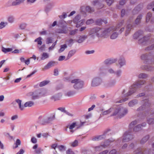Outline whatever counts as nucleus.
Wrapping results in <instances>:
<instances>
[{
	"mask_svg": "<svg viewBox=\"0 0 154 154\" xmlns=\"http://www.w3.org/2000/svg\"><path fill=\"white\" fill-rule=\"evenodd\" d=\"M132 25L131 24H128L127 26V30L125 34V35H127L130 32V31L132 28Z\"/></svg>",
	"mask_w": 154,
	"mask_h": 154,
	"instance_id": "nucleus-30",
	"label": "nucleus"
},
{
	"mask_svg": "<svg viewBox=\"0 0 154 154\" xmlns=\"http://www.w3.org/2000/svg\"><path fill=\"white\" fill-rule=\"evenodd\" d=\"M15 18L12 15L9 16L7 18V20L8 23H12L15 21Z\"/></svg>",
	"mask_w": 154,
	"mask_h": 154,
	"instance_id": "nucleus-19",
	"label": "nucleus"
},
{
	"mask_svg": "<svg viewBox=\"0 0 154 154\" xmlns=\"http://www.w3.org/2000/svg\"><path fill=\"white\" fill-rule=\"evenodd\" d=\"M58 149L61 152H63L65 150V147L63 145H60L58 146Z\"/></svg>",
	"mask_w": 154,
	"mask_h": 154,
	"instance_id": "nucleus-38",
	"label": "nucleus"
},
{
	"mask_svg": "<svg viewBox=\"0 0 154 154\" xmlns=\"http://www.w3.org/2000/svg\"><path fill=\"white\" fill-rule=\"evenodd\" d=\"M103 1L99 2L98 1H95L93 2V4L94 5H97V8H101L104 7Z\"/></svg>",
	"mask_w": 154,
	"mask_h": 154,
	"instance_id": "nucleus-12",
	"label": "nucleus"
},
{
	"mask_svg": "<svg viewBox=\"0 0 154 154\" xmlns=\"http://www.w3.org/2000/svg\"><path fill=\"white\" fill-rule=\"evenodd\" d=\"M38 123L41 125H45L48 124L46 116H40L38 119Z\"/></svg>",
	"mask_w": 154,
	"mask_h": 154,
	"instance_id": "nucleus-10",
	"label": "nucleus"
},
{
	"mask_svg": "<svg viewBox=\"0 0 154 154\" xmlns=\"http://www.w3.org/2000/svg\"><path fill=\"white\" fill-rule=\"evenodd\" d=\"M103 22V21L101 19H98L96 21V23L97 25H100Z\"/></svg>",
	"mask_w": 154,
	"mask_h": 154,
	"instance_id": "nucleus-51",
	"label": "nucleus"
},
{
	"mask_svg": "<svg viewBox=\"0 0 154 154\" xmlns=\"http://www.w3.org/2000/svg\"><path fill=\"white\" fill-rule=\"evenodd\" d=\"M71 83H74V88L79 89L82 88L83 85V82L79 79H75L71 81Z\"/></svg>",
	"mask_w": 154,
	"mask_h": 154,
	"instance_id": "nucleus-4",
	"label": "nucleus"
},
{
	"mask_svg": "<svg viewBox=\"0 0 154 154\" xmlns=\"http://www.w3.org/2000/svg\"><path fill=\"white\" fill-rule=\"evenodd\" d=\"M75 53V50H72L70 51L68 54L67 58L66 60H67L69 59L70 57L73 56Z\"/></svg>",
	"mask_w": 154,
	"mask_h": 154,
	"instance_id": "nucleus-26",
	"label": "nucleus"
},
{
	"mask_svg": "<svg viewBox=\"0 0 154 154\" xmlns=\"http://www.w3.org/2000/svg\"><path fill=\"white\" fill-rule=\"evenodd\" d=\"M87 35H84L80 36L79 39L77 40V42L79 43H81L83 42L84 40L87 38Z\"/></svg>",
	"mask_w": 154,
	"mask_h": 154,
	"instance_id": "nucleus-25",
	"label": "nucleus"
},
{
	"mask_svg": "<svg viewBox=\"0 0 154 154\" xmlns=\"http://www.w3.org/2000/svg\"><path fill=\"white\" fill-rule=\"evenodd\" d=\"M77 126L76 122H73L70 125H69L66 126L67 128H69L70 130V131L72 133L73 132V131L72 129Z\"/></svg>",
	"mask_w": 154,
	"mask_h": 154,
	"instance_id": "nucleus-20",
	"label": "nucleus"
},
{
	"mask_svg": "<svg viewBox=\"0 0 154 154\" xmlns=\"http://www.w3.org/2000/svg\"><path fill=\"white\" fill-rule=\"evenodd\" d=\"M77 31V29H75L74 30H72L70 33V34L71 35H74L76 33Z\"/></svg>",
	"mask_w": 154,
	"mask_h": 154,
	"instance_id": "nucleus-55",
	"label": "nucleus"
},
{
	"mask_svg": "<svg viewBox=\"0 0 154 154\" xmlns=\"http://www.w3.org/2000/svg\"><path fill=\"white\" fill-rule=\"evenodd\" d=\"M57 22L56 21H54L52 24L49 25V27L50 28H51L52 27H54L57 24Z\"/></svg>",
	"mask_w": 154,
	"mask_h": 154,
	"instance_id": "nucleus-59",
	"label": "nucleus"
},
{
	"mask_svg": "<svg viewBox=\"0 0 154 154\" xmlns=\"http://www.w3.org/2000/svg\"><path fill=\"white\" fill-rule=\"evenodd\" d=\"M101 30V29L98 27L93 28L91 30L90 32H89V34L90 35H91L95 33H97V35H99V34L97 33L99 31H100Z\"/></svg>",
	"mask_w": 154,
	"mask_h": 154,
	"instance_id": "nucleus-18",
	"label": "nucleus"
},
{
	"mask_svg": "<svg viewBox=\"0 0 154 154\" xmlns=\"http://www.w3.org/2000/svg\"><path fill=\"white\" fill-rule=\"evenodd\" d=\"M154 122V119H150L148 120L147 122L149 124H151L153 123Z\"/></svg>",
	"mask_w": 154,
	"mask_h": 154,
	"instance_id": "nucleus-60",
	"label": "nucleus"
},
{
	"mask_svg": "<svg viewBox=\"0 0 154 154\" xmlns=\"http://www.w3.org/2000/svg\"><path fill=\"white\" fill-rule=\"evenodd\" d=\"M143 33V32L142 31H139L134 34L133 37L134 39H137L139 37L140 35H142Z\"/></svg>",
	"mask_w": 154,
	"mask_h": 154,
	"instance_id": "nucleus-24",
	"label": "nucleus"
},
{
	"mask_svg": "<svg viewBox=\"0 0 154 154\" xmlns=\"http://www.w3.org/2000/svg\"><path fill=\"white\" fill-rule=\"evenodd\" d=\"M142 18V15H139L137 17L135 20V22L136 24L139 23L140 21V20Z\"/></svg>",
	"mask_w": 154,
	"mask_h": 154,
	"instance_id": "nucleus-39",
	"label": "nucleus"
},
{
	"mask_svg": "<svg viewBox=\"0 0 154 154\" xmlns=\"http://www.w3.org/2000/svg\"><path fill=\"white\" fill-rule=\"evenodd\" d=\"M27 26V24L26 23H22L20 26V28L22 29H24Z\"/></svg>",
	"mask_w": 154,
	"mask_h": 154,
	"instance_id": "nucleus-46",
	"label": "nucleus"
},
{
	"mask_svg": "<svg viewBox=\"0 0 154 154\" xmlns=\"http://www.w3.org/2000/svg\"><path fill=\"white\" fill-rule=\"evenodd\" d=\"M12 50V48H6L4 47H2V51L5 53L11 51Z\"/></svg>",
	"mask_w": 154,
	"mask_h": 154,
	"instance_id": "nucleus-28",
	"label": "nucleus"
},
{
	"mask_svg": "<svg viewBox=\"0 0 154 154\" xmlns=\"http://www.w3.org/2000/svg\"><path fill=\"white\" fill-rule=\"evenodd\" d=\"M138 77H139V78H142V79L145 78H146V77L147 75L146 74H143V73H141V74H140L139 75Z\"/></svg>",
	"mask_w": 154,
	"mask_h": 154,
	"instance_id": "nucleus-53",
	"label": "nucleus"
},
{
	"mask_svg": "<svg viewBox=\"0 0 154 154\" xmlns=\"http://www.w3.org/2000/svg\"><path fill=\"white\" fill-rule=\"evenodd\" d=\"M116 151L115 149L112 150L109 152V154H116Z\"/></svg>",
	"mask_w": 154,
	"mask_h": 154,
	"instance_id": "nucleus-64",
	"label": "nucleus"
},
{
	"mask_svg": "<svg viewBox=\"0 0 154 154\" xmlns=\"http://www.w3.org/2000/svg\"><path fill=\"white\" fill-rule=\"evenodd\" d=\"M78 142L77 140H75L73 142L70 143L71 146L73 147H75L78 145Z\"/></svg>",
	"mask_w": 154,
	"mask_h": 154,
	"instance_id": "nucleus-43",
	"label": "nucleus"
},
{
	"mask_svg": "<svg viewBox=\"0 0 154 154\" xmlns=\"http://www.w3.org/2000/svg\"><path fill=\"white\" fill-rule=\"evenodd\" d=\"M48 124L50 123L55 119V116L54 114H51L49 116H46Z\"/></svg>",
	"mask_w": 154,
	"mask_h": 154,
	"instance_id": "nucleus-16",
	"label": "nucleus"
},
{
	"mask_svg": "<svg viewBox=\"0 0 154 154\" xmlns=\"http://www.w3.org/2000/svg\"><path fill=\"white\" fill-rule=\"evenodd\" d=\"M107 133V132H105L103 135L93 137L92 138V140L94 141H97L101 140L105 138V135Z\"/></svg>",
	"mask_w": 154,
	"mask_h": 154,
	"instance_id": "nucleus-11",
	"label": "nucleus"
},
{
	"mask_svg": "<svg viewBox=\"0 0 154 154\" xmlns=\"http://www.w3.org/2000/svg\"><path fill=\"white\" fill-rule=\"evenodd\" d=\"M105 2H106L107 5L109 6H110L113 2L114 0H105Z\"/></svg>",
	"mask_w": 154,
	"mask_h": 154,
	"instance_id": "nucleus-49",
	"label": "nucleus"
},
{
	"mask_svg": "<svg viewBox=\"0 0 154 154\" xmlns=\"http://www.w3.org/2000/svg\"><path fill=\"white\" fill-rule=\"evenodd\" d=\"M25 0H15L13 1L11 3V5L16 6L19 5L23 3Z\"/></svg>",
	"mask_w": 154,
	"mask_h": 154,
	"instance_id": "nucleus-13",
	"label": "nucleus"
},
{
	"mask_svg": "<svg viewBox=\"0 0 154 154\" xmlns=\"http://www.w3.org/2000/svg\"><path fill=\"white\" fill-rule=\"evenodd\" d=\"M34 104V102L32 101L27 102L25 103L24 105V107H31Z\"/></svg>",
	"mask_w": 154,
	"mask_h": 154,
	"instance_id": "nucleus-23",
	"label": "nucleus"
},
{
	"mask_svg": "<svg viewBox=\"0 0 154 154\" xmlns=\"http://www.w3.org/2000/svg\"><path fill=\"white\" fill-rule=\"evenodd\" d=\"M49 57V54L47 53H43L42 54V57H41V60H44Z\"/></svg>",
	"mask_w": 154,
	"mask_h": 154,
	"instance_id": "nucleus-27",
	"label": "nucleus"
},
{
	"mask_svg": "<svg viewBox=\"0 0 154 154\" xmlns=\"http://www.w3.org/2000/svg\"><path fill=\"white\" fill-rule=\"evenodd\" d=\"M154 6V2H152L151 4L148 5L147 6V9H150L152 8V7H153Z\"/></svg>",
	"mask_w": 154,
	"mask_h": 154,
	"instance_id": "nucleus-58",
	"label": "nucleus"
},
{
	"mask_svg": "<svg viewBox=\"0 0 154 154\" xmlns=\"http://www.w3.org/2000/svg\"><path fill=\"white\" fill-rule=\"evenodd\" d=\"M42 38L41 37H39L35 39L34 40L35 42H37L38 44L37 47L39 50L41 51L45 50V45L44 44L41 46L42 44Z\"/></svg>",
	"mask_w": 154,
	"mask_h": 154,
	"instance_id": "nucleus-5",
	"label": "nucleus"
},
{
	"mask_svg": "<svg viewBox=\"0 0 154 154\" xmlns=\"http://www.w3.org/2000/svg\"><path fill=\"white\" fill-rule=\"evenodd\" d=\"M146 123L145 122L143 123L142 124L140 125H138L137 126L135 127L133 129L134 131L135 132L138 131L141 129V126L142 127L145 126L146 125Z\"/></svg>",
	"mask_w": 154,
	"mask_h": 154,
	"instance_id": "nucleus-17",
	"label": "nucleus"
},
{
	"mask_svg": "<svg viewBox=\"0 0 154 154\" xmlns=\"http://www.w3.org/2000/svg\"><path fill=\"white\" fill-rule=\"evenodd\" d=\"M85 9L86 11L88 12L91 13L94 11V9L91 8L89 6H86Z\"/></svg>",
	"mask_w": 154,
	"mask_h": 154,
	"instance_id": "nucleus-36",
	"label": "nucleus"
},
{
	"mask_svg": "<svg viewBox=\"0 0 154 154\" xmlns=\"http://www.w3.org/2000/svg\"><path fill=\"white\" fill-rule=\"evenodd\" d=\"M114 141L113 140L112 138L110 139H109L105 142V144L103 145H100L98 146H97L94 147L95 151H100L102 150L103 148L106 147L108 144H107V143L108 142H112Z\"/></svg>",
	"mask_w": 154,
	"mask_h": 154,
	"instance_id": "nucleus-6",
	"label": "nucleus"
},
{
	"mask_svg": "<svg viewBox=\"0 0 154 154\" xmlns=\"http://www.w3.org/2000/svg\"><path fill=\"white\" fill-rule=\"evenodd\" d=\"M57 146V143L53 144L51 146V148L54 149V150L53 151V154H57V152L55 150V148Z\"/></svg>",
	"mask_w": 154,
	"mask_h": 154,
	"instance_id": "nucleus-34",
	"label": "nucleus"
},
{
	"mask_svg": "<svg viewBox=\"0 0 154 154\" xmlns=\"http://www.w3.org/2000/svg\"><path fill=\"white\" fill-rule=\"evenodd\" d=\"M119 64L120 65V67L125 64V60L123 58L120 59L119 60Z\"/></svg>",
	"mask_w": 154,
	"mask_h": 154,
	"instance_id": "nucleus-32",
	"label": "nucleus"
},
{
	"mask_svg": "<svg viewBox=\"0 0 154 154\" xmlns=\"http://www.w3.org/2000/svg\"><path fill=\"white\" fill-rule=\"evenodd\" d=\"M15 102L18 104L19 108L21 110H23L24 109V106L21 105V100L19 99H16L15 100Z\"/></svg>",
	"mask_w": 154,
	"mask_h": 154,
	"instance_id": "nucleus-21",
	"label": "nucleus"
},
{
	"mask_svg": "<svg viewBox=\"0 0 154 154\" xmlns=\"http://www.w3.org/2000/svg\"><path fill=\"white\" fill-rule=\"evenodd\" d=\"M46 91H35L33 92H30L28 94V95L31 96V98L33 100L38 99L40 97L46 95Z\"/></svg>",
	"mask_w": 154,
	"mask_h": 154,
	"instance_id": "nucleus-2",
	"label": "nucleus"
},
{
	"mask_svg": "<svg viewBox=\"0 0 154 154\" xmlns=\"http://www.w3.org/2000/svg\"><path fill=\"white\" fill-rule=\"evenodd\" d=\"M66 17L67 15L66 13H63L62 15L59 16V17L61 19H63Z\"/></svg>",
	"mask_w": 154,
	"mask_h": 154,
	"instance_id": "nucleus-56",
	"label": "nucleus"
},
{
	"mask_svg": "<svg viewBox=\"0 0 154 154\" xmlns=\"http://www.w3.org/2000/svg\"><path fill=\"white\" fill-rule=\"evenodd\" d=\"M50 82V81L49 80H45L40 83L39 86L40 87H42L45 86Z\"/></svg>",
	"mask_w": 154,
	"mask_h": 154,
	"instance_id": "nucleus-29",
	"label": "nucleus"
},
{
	"mask_svg": "<svg viewBox=\"0 0 154 154\" xmlns=\"http://www.w3.org/2000/svg\"><path fill=\"white\" fill-rule=\"evenodd\" d=\"M55 62L54 61H51L49 62L43 68V70H46L50 68L51 67L54 66Z\"/></svg>",
	"mask_w": 154,
	"mask_h": 154,
	"instance_id": "nucleus-15",
	"label": "nucleus"
},
{
	"mask_svg": "<svg viewBox=\"0 0 154 154\" xmlns=\"http://www.w3.org/2000/svg\"><path fill=\"white\" fill-rule=\"evenodd\" d=\"M58 110L60 111L59 112H62L63 113H66V111L65 109V108H58Z\"/></svg>",
	"mask_w": 154,
	"mask_h": 154,
	"instance_id": "nucleus-48",
	"label": "nucleus"
},
{
	"mask_svg": "<svg viewBox=\"0 0 154 154\" xmlns=\"http://www.w3.org/2000/svg\"><path fill=\"white\" fill-rule=\"evenodd\" d=\"M133 138V136L130 134V132H126L123 135V138L122 141L123 142H127L129 141L130 140Z\"/></svg>",
	"mask_w": 154,
	"mask_h": 154,
	"instance_id": "nucleus-8",
	"label": "nucleus"
},
{
	"mask_svg": "<svg viewBox=\"0 0 154 154\" xmlns=\"http://www.w3.org/2000/svg\"><path fill=\"white\" fill-rule=\"evenodd\" d=\"M53 41V38L51 37L48 38L46 40V43L47 44H49L52 43Z\"/></svg>",
	"mask_w": 154,
	"mask_h": 154,
	"instance_id": "nucleus-40",
	"label": "nucleus"
},
{
	"mask_svg": "<svg viewBox=\"0 0 154 154\" xmlns=\"http://www.w3.org/2000/svg\"><path fill=\"white\" fill-rule=\"evenodd\" d=\"M118 36V34L116 32H114L110 36L111 39H114L116 38Z\"/></svg>",
	"mask_w": 154,
	"mask_h": 154,
	"instance_id": "nucleus-47",
	"label": "nucleus"
},
{
	"mask_svg": "<svg viewBox=\"0 0 154 154\" xmlns=\"http://www.w3.org/2000/svg\"><path fill=\"white\" fill-rule=\"evenodd\" d=\"M116 61V59H107L104 61L105 63L106 64H110L115 63Z\"/></svg>",
	"mask_w": 154,
	"mask_h": 154,
	"instance_id": "nucleus-22",
	"label": "nucleus"
},
{
	"mask_svg": "<svg viewBox=\"0 0 154 154\" xmlns=\"http://www.w3.org/2000/svg\"><path fill=\"white\" fill-rule=\"evenodd\" d=\"M66 33L67 31L64 28H63L62 29H58V33Z\"/></svg>",
	"mask_w": 154,
	"mask_h": 154,
	"instance_id": "nucleus-52",
	"label": "nucleus"
},
{
	"mask_svg": "<svg viewBox=\"0 0 154 154\" xmlns=\"http://www.w3.org/2000/svg\"><path fill=\"white\" fill-rule=\"evenodd\" d=\"M137 103V100H134L129 102L128 103V105L130 106H133Z\"/></svg>",
	"mask_w": 154,
	"mask_h": 154,
	"instance_id": "nucleus-31",
	"label": "nucleus"
},
{
	"mask_svg": "<svg viewBox=\"0 0 154 154\" xmlns=\"http://www.w3.org/2000/svg\"><path fill=\"white\" fill-rule=\"evenodd\" d=\"M112 109L110 108L109 110L104 111L103 113V115H106L109 114L110 112H112Z\"/></svg>",
	"mask_w": 154,
	"mask_h": 154,
	"instance_id": "nucleus-45",
	"label": "nucleus"
},
{
	"mask_svg": "<svg viewBox=\"0 0 154 154\" xmlns=\"http://www.w3.org/2000/svg\"><path fill=\"white\" fill-rule=\"evenodd\" d=\"M57 40L55 42L52 44V45L48 49L49 50H51L53 48L55 45H56L57 43Z\"/></svg>",
	"mask_w": 154,
	"mask_h": 154,
	"instance_id": "nucleus-61",
	"label": "nucleus"
},
{
	"mask_svg": "<svg viewBox=\"0 0 154 154\" xmlns=\"http://www.w3.org/2000/svg\"><path fill=\"white\" fill-rule=\"evenodd\" d=\"M66 58V57L64 56H61L59 57L58 58V60L59 61H62L64 60H65Z\"/></svg>",
	"mask_w": 154,
	"mask_h": 154,
	"instance_id": "nucleus-63",
	"label": "nucleus"
},
{
	"mask_svg": "<svg viewBox=\"0 0 154 154\" xmlns=\"http://www.w3.org/2000/svg\"><path fill=\"white\" fill-rule=\"evenodd\" d=\"M43 150L41 148L39 147L36 149L35 152V153L37 154H40L42 153Z\"/></svg>",
	"mask_w": 154,
	"mask_h": 154,
	"instance_id": "nucleus-41",
	"label": "nucleus"
},
{
	"mask_svg": "<svg viewBox=\"0 0 154 154\" xmlns=\"http://www.w3.org/2000/svg\"><path fill=\"white\" fill-rule=\"evenodd\" d=\"M112 109V116H117L119 118H121L125 115L128 112V110L126 109L120 107H117Z\"/></svg>",
	"mask_w": 154,
	"mask_h": 154,
	"instance_id": "nucleus-1",
	"label": "nucleus"
},
{
	"mask_svg": "<svg viewBox=\"0 0 154 154\" xmlns=\"http://www.w3.org/2000/svg\"><path fill=\"white\" fill-rule=\"evenodd\" d=\"M152 14L151 13L149 12L148 13L146 17V22H148L150 20V18L152 17Z\"/></svg>",
	"mask_w": 154,
	"mask_h": 154,
	"instance_id": "nucleus-44",
	"label": "nucleus"
},
{
	"mask_svg": "<svg viewBox=\"0 0 154 154\" xmlns=\"http://www.w3.org/2000/svg\"><path fill=\"white\" fill-rule=\"evenodd\" d=\"M80 19V15H78L76 16L73 20V21L75 23H76V27H79L83 25V24L84 22V20H82L79 21Z\"/></svg>",
	"mask_w": 154,
	"mask_h": 154,
	"instance_id": "nucleus-7",
	"label": "nucleus"
},
{
	"mask_svg": "<svg viewBox=\"0 0 154 154\" xmlns=\"http://www.w3.org/2000/svg\"><path fill=\"white\" fill-rule=\"evenodd\" d=\"M144 83L145 81L144 80H140L138 82L137 84H134L131 86L130 90L129 92L126 94L125 96H128L131 95L136 91V88L139 87L140 86L144 84Z\"/></svg>",
	"mask_w": 154,
	"mask_h": 154,
	"instance_id": "nucleus-3",
	"label": "nucleus"
},
{
	"mask_svg": "<svg viewBox=\"0 0 154 154\" xmlns=\"http://www.w3.org/2000/svg\"><path fill=\"white\" fill-rule=\"evenodd\" d=\"M31 141V142L33 143H35L37 142V139L34 137H32Z\"/></svg>",
	"mask_w": 154,
	"mask_h": 154,
	"instance_id": "nucleus-54",
	"label": "nucleus"
},
{
	"mask_svg": "<svg viewBox=\"0 0 154 154\" xmlns=\"http://www.w3.org/2000/svg\"><path fill=\"white\" fill-rule=\"evenodd\" d=\"M117 29V28H114L113 27H110L109 28L105 30L101 35L103 36H105V37L106 35H109L110 33L116 30Z\"/></svg>",
	"mask_w": 154,
	"mask_h": 154,
	"instance_id": "nucleus-9",
	"label": "nucleus"
},
{
	"mask_svg": "<svg viewBox=\"0 0 154 154\" xmlns=\"http://www.w3.org/2000/svg\"><path fill=\"white\" fill-rule=\"evenodd\" d=\"M149 138V135L146 136L144 137L141 140L140 143L142 144L146 142Z\"/></svg>",
	"mask_w": 154,
	"mask_h": 154,
	"instance_id": "nucleus-37",
	"label": "nucleus"
},
{
	"mask_svg": "<svg viewBox=\"0 0 154 154\" xmlns=\"http://www.w3.org/2000/svg\"><path fill=\"white\" fill-rule=\"evenodd\" d=\"M101 80L98 78H95L93 79L92 82V85L93 86H96L100 84Z\"/></svg>",
	"mask_w": 154,
	"mask_h": 154,
	"instance_id": "nucleus-14",
	"label": "nucleus"
},
{
	"mask_svg": "<svg viewBox=\"0 0 154 154\" xmlns=\"http://www.w3.org/2000/svg\"><path fill=\"white\" fill-rule=\"evenodd\" d=\"M94 22V21L92 19H90L88 20L86 22V24L89 25L93 23Z\"/></svg>",
	"mask_w": 154,
	"mask_h": 154,
	"instance_id": "nucleus-50",
	"label": "nucleus"
},
{
	"mask_svg": "<svg viewBox=\"0 0 154 154\" xmlns=\"http://www.w3.org/2000/svg\"><path fill=\"white\" fill-rule=\"evenodd\" d=\"M137 123V121H134L132 122L129 125V128H132Z\"/></svg>",
	"mask_w": 154,
	"mask_h": 154,
	"instance_id": "nucleus-42",
	"label": "nucleus"
},
{
	"mask_svg": "<svg viewBox=\"0 0 154 154\" xmlns=\"http://www.w3.org/2000/svg\"><path fill=\"white\" fill-rule=\"evenodd\" d=\"M67 47V45L66 44H64L61 46L59 50V52H61L63 51L65 48Z\"/></svg>",
	"mask_w": 154,
	"mask_h": 154,
	"instance_id": "nucleus-35",
	"label": "nucleus"
},
{
	"mask_svg": "<svg viewBox=\"0 0 154 154\" xmlns=\"http://www.w3.org/2000/svg\"><path fill=\"white\" fill-rule=\"evenodd\" d=\"M36 0H26V2L28 4H31L34 3Z\"/></svg>",
	"mask_w": 154,
	"mask_h": 154,
	"instance_id": "nucleus-57",
	"label": "nucleus"
},
{
	"mask_svg": "<svg viewBox=\"0 0 154 154\" xmlns=\"http://www.w3.org/2000/svg\"><path fill=\"white\" fill-rule=\"evenodd\" d=\"M8 23L7 22H2L0 23V29H2L8 25Z\"/></svg>",
	"mask_w": 154,
	"mask_h": 154,
	"instance_id": "nucleus-33",
	"label": "nucleus"
},
{
	"mask_svg": "<svg viewBox=\"0 0 154 154\" xmlns=\"http://www.w3.org/2000/svg\"><path fill=\"white\" fill-rule=\"evenodd\" d=\"M67 154H75L74 152L70 149H68L66 151Z\"/></svg>",
	"mask_w": 154,
	"mask_h": 154,
	"instance_id": "nucleus-62",
	"label": "nucleus"
}]
</instances>
